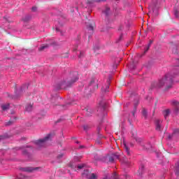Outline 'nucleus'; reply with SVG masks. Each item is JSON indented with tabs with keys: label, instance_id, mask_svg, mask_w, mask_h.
I'll list each match as a JSON object with an SVG mask.
<instances>
[{
	"label": "nucleus",
	"instance_id": "nucleus-1",
	"mask_svg": "<svg viewBox=\"0 0 179 179\" xmlns=\"http://www.w3.org/2000/svg\"><path fill=\"white\" fill-rule=\"evenodd\" d=\"M174 76H172L170 73H167L162 78L161 80L154 84L153 87L160 89V87H165L166 90L171 89L173 87V83L174 80Z\"/></svg>",
	"mask_w": 179,
	"mask_h": 179
},
{
	"label": "nucleus",
	"instance_id": "nucleus-2",
	"mask_svg": "<svg viewBox=\"0 0 179 179\" xmlns=\"http://www.w3.org/2000/svg\"><path fill=\"white\" fill-rule=\"evenodd\" d=\"M51 139V134H48L47 136L42 139H39L35 141V144L38 148H43V146H45V142L47 141H50Z\"/></svg>",
	"mask_w": 179,
	"mask_h": 179
},
{
	"label": "nucleus",
	"instance_id": "nucleus-3",
	"mask_svg": "<svg viewBox=\"0 0 179 179\" xmlns=\"http://www.w3.org/2000/svg\"><path fill=\"white\" fill-rule=\"evenodd\" d=\"M83 178L87 179H97V175L94 173H91L89 170H85L83 173Z\"/></svg>",
	"mask_w": 179,
	"mask_h": 179
},
{
	"label": "nucleus",
	"instance_id": "nucleus-4",
	"mask_svg": "<svg viewBox=\"0 0 179 179\" xmlns=\"http://www.w3.org/2000/svg\"><path fill=\"white\" fill-rule=\"evenodd\" d=\"M162 121L159 119L155 120V125H156L157 131H162Z\"/></svg>",
	"mask_w": 179,
	"mask_h": 179
},
{
	"label": "nucleus",
	"instance_id": "nucleus-5",
	"mask_svg": "<svg viewBox=\"0 0 179 179\" xmlns=\"http://www.w3.org/2000/svg\"><path fill=\"white\" fill-rule=\"evenodd\" d=\"M120 156L117 154H113L111 157H109V162L113 163L114 160H119Z\"/></svg>",
	"mask_w": 179,
	"mask_h": 179
},
{
	"label": "nucleus",
	"instance_id": "nucleus-6",
	"mask_svg": "<svg viewBox=\"0 0 179 179\" xmlns=\"http://www.w3.org/2000/svg\"><path fill=\"white\" fill-rule=\"evenodd\" d=\"M20 170L21 171H24L25 173H31V171H33V170H35V169L30 167H26V168H21Z\"/></svg>",
	"mask_w": 179,
	"mask_h": 179
},
{
	"label": "nucleus",
	"instance_id": "nucleus-7",
	"mask_svg": "<svg viewBox=\"0 0 179 179\" xmlns=\"http://www.w3.org/2000/svg\"><path fill=\"white\" fill-rule=\"evenodd\" d=\"M155 8H156V4H151L149 6V13H148V16H150V14L152 13V12H155Z\"/></svg>",
	"mask_w": 179,
	"mask_h": 179
},
{
	"label": "nucleus",
	"instance_id": "nucleus-8",
	"mask_svg": "<svg viewBox=\"0 0 179 179\" xmlns=\"http://www.w3.org/2000/svg\"><path fill=\"white\" fill-rule=\"evenodd\" d=\"M173 104L175 107V111L176 113H178V110H179V102L177 101H173Z\"/></svg>",
	"mask_w": 179,
	"mask_h": 179
},
{
	"label": "nucleus",
	"instance_id": "nucleus-9",
	"mask_svg": "<svg viewBox=\"0 0 179 179\" xmlns=\"http://www.w3.org/2000/svg\"><path fill=\"white\" fill-rule=\"evenodd\" d=\"M122 146L124 147V148L126 150L127 155H130L129 148H128V145H127V143H125V141H123V142L122 143Z\"/></svg>",
	"mask_w": 179,
	"mask_h": 179
},
{
	"label": "nucleus",
	"instance_id": "nucleus-10",
	"mask_svg": "<svg viewBox=\"0 0 179 179\" xmlns=\"http://www.w3.org/2000/svg\"><path fill=\"white\" fill-rule=\"evenodd\" d=\"M164 118H167L170 115V109H166L163 112Z\"/></svg>",
	"mask_w": 179,
	"mask_h": 179
},
{
	"label": "nucleus",
	"instance_id": "nucleus-11",
	"mask_svg": "<svg viewBox=\"0 0 179 179\" xmlns=\"http://www.w3.org/2000/svg\"><path fill=\"white\" fill-rule=\"evenodd\" d=\"M9 108V103L1 105V109L3 111H6Z\"/></svg>",
	"mask_w": 179,
	"mask_h": 179
},
{
	"label": "nucleus",
	"instance_id": "nucleus-12",
	"mask_svg": "<svg viewBox=\"0 0 179 179\" xmlns=\"http://www.w3.org/2000/svg\"><path fill=\"white\" fill-rule=\"evenodd\" d=\"M105 110L106 108V104H104V102L101 101L100 103H99V110Z\"/></svg>",
	"mask_w": 179,
	"mask_h": 179
},
{
	"label": "nucleus",
	"instance_id": "nucleus-13",
	"mask_svg": "<svg viewBox=\"0 0 179 179\" xmlns=\"http://www.w3.org/2000/svg\"><path fill=\"white\" fill-rule=\"evenodd\" d=\"M25 110L26 111H31V110H33V105L31 104L27 105V106L25 107Z\"/></svg>",
	"mask_w": 179,
	"mask_h": 179
},
{
	"label": "nucleus",
	"instance_id": "nucleus-14",
	"mask_svg": "<svg viewBox=\"0 0 179 179\" xmlns=\"http://www.w3.org/2000/svg\"><path fill=\"white\" fill-rule=\"evenodd\" d=\"M103 13H105L106 16H108V13H110V8L106 7L105 10H103Z\"/></svg>",
	"mask_w": 179,
	"mask_h": 179
},
{
	"label": "nucleus",
	"instance_id": "nucleus-15",
	"mask_svg": "<svg viewBox=\"0 0 179 179\" xmlns=\"http://www.w3.org/2000/svg\"><path fill=\"white\" fill-rule=\"evenodd\" d=\"M152 43H153V41H150L148 45L145 48L144 52H148V51L149 50V48H150V45H152Z\"/></svg>",
	"mask_w": 179,
	"mask_h": 179
},
{
	"label": "nucleus",
	"instance_id": "nucleus-16",
	"mask_svg": "<svg viewBox=\"0 0 179 179\" xmlns=\"http://www.w3.org/2000/svg\"><path fill=\"white\" fill-rule=\"evenodd\" d=\"M48 45H43L39 48V51H43V50H45V48H48Z\"/></svg>",
	"mask_w": 179,
	"mask_h": 179
},
{
	"label": "nucleus",
	"instance_id": "nucleus-17",
	"mask_svg": "<svg viewBox=\"0 0 179 179\" xmlns=\"http://www.w3.org/2000/svg\"><path fill=\"white\" fill-rule=\"evenodd\" d=\"M26 178V176L23 174H20L19 176H17V179H24Z\"/></svg>",
	"mask_w": 179,
	"mask_h": 179
},
{
	"label": "nucleus",
	"instance_id": "nucleus-18",
	"mask_svg": "<svg viewBox=\"0 0 179 179\" xmlns=\"http://www.w3.org/2000/svg\"><path fill=\"white\" fill-rule=\"evenodd\" d=\"M75 78L74 79L72 80V83H75V82H76V80H78V73H75Z\"/></svg>",
	"mask_w": 179,
	"mask_h": 179
},
{
	"label": "nucleus",
	"instance_id": "nucleus-19",
	"mask_svg": "<svg viewBox=\"0 0 179 179\" xmlns=\"http://www.w3.org/2000/svg\"><path fill=\"white\" fill-rule=\"evenodd\" d=\"M110 179H118V176H117V173H114L111 176Z\"/></svg>",
	"mask_w": 179,
	"mask_h": 179
},
{
	"label": "nucleus",
	"instance_id": "nucleus-20",
	"mask_svg": "<svg viewBox=\"0 0 179 179\" xmlns=\"http://www.w3.org/2000/svg\"><path fill=\"white\" fill-rule=\"evenodd\" d=\"M84 167H86V164H81V165H78V169L79 170L83 169Z\"/></svg>",
	"mask_w": 179,
	"mask_h": 179
},
{
	"label": "nucleus",
	"instance_id": "nucleus-21",
	"mask_svg": "<svg viewBox=\"0 0 179 179\" xmlns=\"http://www.w3.org/2000/svg\"><path fill=\"white\" fill-rule=\"evenodd\" d=\"M142 113H143V117H145V118H146V115L148 114V112L146 111L145 109L143 110Z\"/></svg>",
	"mask_w": 179,
	"mask_h": 179
},
{
	"label": "nucleus",
	"instance_id": "nucleus-22",
	"mask_svg": "<svg viewBox=\"0 0 179 179\" xmlns=\"http://www.w3.org/2000/svg\"><path fill=\"white\" fill-rule=\"evenodd\" d=\"M85 55V52L80 51V55L78 56L79 58H82Z\"/></svg>",
	"mask_w": 179,
	"mask_h": 179
},
{
	"label": "nucleus",
	"instance_id": "nucleus-23",
	"mask_svg": "<svg viewBox=\"0 0 179 179\" xmlns=\"http://www.w3.org/2000/svg\"><path fill=\"white\" fill-rule=\"evenodd\" d=\"M174 15L176 17H178V10H174Z\"/></svg>",
	"mask_w": 179,
	"mask_h": 179
},
{
	"label": "nucleus",
	"instance_id": "nucleus-24",
	"mask_svg": "<svg viewBox=\"0 0 179 179\" xmlns=\"http://www.w3.org/2000/svg\"><path fill=\"white\" fill-rule=\"evenodd\" d=\"M87 29H88V30H90L91 31H93V26H92V25H89L87 27Z\"/></svg>",
	"mask_w": 179,
	"mask_h": 179
},
{
	"label": "nucleus",
	"instance_id": "nucleus-25",
	"mask_svg": "<svg viewBox=\"0 0 179 179\" xmlns=\"http://www.w3.org/2000/svg\"><path fill=\"white\" fill-rule=\"evenodd\" d=\"M108 85L106 86V89L104 90V87H103L102 90L103 92H108Z\"/></svg>",
	"mask_w": 179,
	"mask_h": 179
},
{
	"label": "nucleus",
	"instance_id": "nucleus-26",
	"mask_svg": "<svg viewBox=\"0 0 179 179\" xmlns=\"http://www.w3.org/2000/svg\"><path fill=\"white\" fill-rule=\"evenodd\" d=\"M103 1H107V0H92L93 2H102Z\"/></svg>",
	"mask_w": 179,
	"mask_h": 179
},
{
	"label": "nucleus",
	"instance_id": "nucleus-27",
	"mask_svg": "<svg viewBox=\"0 0 179 179\" xmlns=\"http://www.w3.org/2000/svg\"><path fill=\"white\" fill-rule=\"evenodd\" d=\"M31 10H32V12H36L37 11V7H32Z\"/></svg>",
	"mask_w": 179,
	"mask_h": 179
},
{
	"label": "nucleus",
	"instance_id": "nucleus-28",
	"mask_svg": "<svg viewBox=\"0 0 179 179\" xmlns=\"http://www.w3.org/2000/svg\"><path fill=\"white\" fill-rule=\"evenodd\" d=\"M79 159H80V157H75V162H79Z\"/></svg>",
	"mask_w": 179,
	"mask_h": 179
},
{
	"label": "nucleus",
	"instance_id": "nucleus-29",
	"mask_svg": "<svg viewBox=\"0 0 179 179\" xmlns=\"http://www.w3.org/2000/svg\"><path fill=\"white\" fill-rule=\"evenodd\" d=\"M64 156L63 154H60L57 156V159H61V157H62Z\"/></svg>",
	"mask_w": 179,
	"mask_h": 179
},
{
	"label": "nucleus",
	"instance_id": "nucleus-30",
	"mask_svg": "<svg viewBox=\"0 0 179 179\" xmlns=\"http://www.w3.org/2000/svg\"><path fill=\"white\" fill-rule=\"evenodd\" d=\"M56 31H61V29H59V28H58V27H56Z\"/></svg>",
	"mask_w": 179,
	"mask_h": 179
},
{
	"label": "nucleus",
	"instance_id": "nucleus-31",
	"mask_svg": "<svg viewBox=\"0 0 179 179\" xmlns=\"http://www.w3.org/2000/svg\"><path fill=\"white\" fill-rule=\"evenodd\" d=\"M125 164L127 166V167H129V162H125Z\"/></svg>",
	"mask_w": 179,
	"mask_h": 179
},
{
	"label": "nucleus",
	"instance_id": "nucleus-32",
	"mask_svg": "<svg viewBox=\"0 0 179 179\" xmlns=\"http://www.w3.org/2000/svg\"><path fill=\"white\" fill-rule=\"evenodd\" d=\"M23 89H27V85L24 86Z\"/></svg>",
	"mask_w": 179,
	"mask_h": 179
},
{
	"label": "nucleus",
	"instance_id": "nucleus-33",
	"mask_svg": "<svg viewBox=\"0 0 179 179\" xmlns=\"http://www.w3.org/2000/svg\"><path fill=\"white\" fill-rule=\"evenodd\" d=\"M10 124H12V122H8L7 125H10Z\"/></svg>",
	"mask_w": 179,
	"mask_h": 179
},
{
	"label": "nucleus",
	"instance_id": "nucleus-34",
	"mask_svg": "<svg viewBox=\"0 0 179 179\" xmlns=\"http://www.w3.org/2000/svg\"><path fill=\"white\" fill-rule=\"evenodd\" d=\"M93 82H94V80H92L91 81L90 85H92V84L93 83Z\"/></svg>",
	"mask_w": 179,
	"mask_h": 179
},
{
	"label": "nucleus",
	"instance_id": "nucleus-35",
	"mask_svg": "<svg viewBox=\"0 0 179 179\" xmlns=\"http://www.w3.org/2000/svg\"><path fill=\"white\" fill-rule=\"evenodd\" d=\"M23 155H26V150L23 151Z\"/></svg>",
	"mask_w": 179,
	"mask_h": 179
},
{
	"label": "nucleus",
	"instance_id": "nucleus-36",
	"mask_svg": "<svg viewBox=\"0 0 179 179\" xmlns=\"http://www.w3.org/2000/svg\"><path fill=\"white\" fill-rule=\"evenodd\" d=\"M71 85H72V83H69L67 86H71Z\"/></svg>",
	"mask_w": 179,
	"mask_h": 179
},
{
	"label": "nucleus",
	"instance_id": "nucleus-37",
	"mask_svg": "<svg viewBox=\"0 0 179 179\" xmlns=\"http://www.w3.org/2000/svg\"><path fill=\"white\" fill-rule=\"evenodd\" d=\"M176 174L177 176H178V172L176 171Z\"/></svg>",
	"mask_w": 179,
	"mask_h": 179
},
{
	"label": "nucleus",
	"instance_id": "nucleus-38",
	"mask_svg": "<svg viewBox=\"0 0 179 179\" xmlns=\"http://www.w3.org/2000/svg\"><path fill=\"white\" fill-rule=\"evenodd\" d=\"M103 179H108V177H106V178H104Z\"/></svg>",
	"mask_w": 179,
	"mask_h": 179
},
{
	"label": "nucleus",
	"instance_id": "nucleus-39",
	"mask_svg": "<svg viewBox=\"0 0 179 179\" xmlns=\"http://www.w3.org/2000/svg\"><path fill=\"white\" fill-rule=\"evenodd\" d=\"M88 3H89V4H90V3H92V2H90V1H88Z\"/></svg>",
	"mask_w": 179,
	"mask_h": 179
},
{
	"label": "nucleus",
	"instance_id": "nucleus-40",
	"mask_svg": "<svg viewBox=\"0 0 179 179\" xmlns=\"http://www.w3.org/2000/svg\"><path fill=\"white\" fill-rule=\"evenodd\" d=\"M171 138V136H169V138L170 139Z\"/></svg>",
	"mask_w": 179,
	"mask_h": 179
},
{
	"label": "nucleus",
	"instance_id": "nucleus-41",
	"mask_svg": "<svg viewBox=\"0 0 179 179\" xmlns=\"http://www.w3.org/2000/svg\"><path fill=\"white\" fill-rule=\"evenodd\" d=\"M82 148H83V146H80V148L82 149Z\"/></svg>",
	"mask_w": 179,
	"mask_h": 179
},
{
	"label": "nucleus",
	"instance_id": "nucleus-42",
	"mask_svg": "<svg viewBox=\"0 0 179 179\" xmlns=\"http://www.w3.org/2000/svg\"><path fill=\"white\" fill-rule=\"evenodd\" d=\"M177 62H179V59H177Z\"/></svg>",
	"mask_w": 179,
	"mask_h": 179
},
{
	"label": "nucleus",
	"instance_id": "nucleus-43",
	"mask_svg": "<svg viewBox=\"0 0 179 179\" xmlns=\"http://www.w3.org/2000/svg\"><path fill=\"white\" fill-rule=\"evenodd\" d=\"M133 115H135V113H133Z\"/></svg>",
	"mask_w": 179,
	"mask_h": 179
}]
</instances>
